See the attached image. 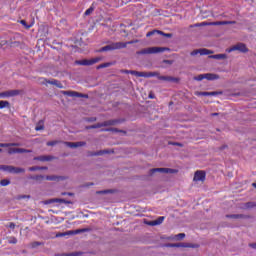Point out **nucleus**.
Returning a JSON list of instances; mask_svg holds the SVG:
<instances>
[{
  "mask_svg": "<svg viewBox=\"0 0 256 256\" xmlns=\"http://www.w3.org/2000/svg\"><path fill=\"white\" fill-rule=\"evenodd\" d=\"M164 51H169V48L167 47H149L144 48L140 51H137V55H155L157 53H164Z\"/></svg>",
  "mask_w": 256,
  "mask_h": 256,
  "instance_id": "1",
  "label": "nucleus"
},
{
  "mask_svg": "<svg viewBox=\"0 0 256 256\" xmlns=\"http://www.w3.org/2000/svg\"><path fill=\"white\" fill-rule=\"evenodd\" d=\"M142 77H157L160 81H175L171 76H160L159 72H142Z\"/></svg>",
  "mask_w": 256,
  "mask_h": 256,
  "instance_id": "2",
  "label": "nucleus"
},
{
  "mask_svg": "<svg viewBox=\"0 0 256 256\" xmlns=\"http://www.w3.org/2000/svg\"><path fill=\"white\" fill-rule=\"evenodd\" d=\"M117 49H125V44H122L121 42H114L107 46L102 47L99 52L103 53L104 51H115Z\"/></svg>",
  "mask_w": 256,
  "mask_h": 256,
  "instance_id": "3",
  "label": "nucleus"
},
{
  "mask_svg": "<svg viewBox=\"0 0 256 256\" xmlns=\"http://www.w3.org/2000/svg\"><path fill=\"white\" fill-rule=\"evenodd\" d=\"M119 120H107L102 123H97L91 126L86 127V129H100V127H111L113 125H117Z\"/></svg>",
  "mask_w": 256,
  "mask_h": 256,
  "instance_id": "4",
  "label": "nucleus"
},
{
  "mask_svg": "<svg viewBox=\"0 0 256 256\" xmlns=\"http://www.w3.org/2000/svg\"><path fill=\"white\" fill-rule=\"evenodd\" d=\"M21 95V90H7L0 93V99H9L10 97H17Z\"/></svg>",
  "mask_w": 256,
  "mask_h": 256,
  "instance_id": "5",
  "label": "nucleus"
},
{
  "mask_svg": "<svg viewBox=\"0 0 256 256\" xmlns=\"http://www.w3.org/2000/svg\"><path fill=\"white\" fill-rule=\"evenodd\" d=\"M101 57L92 58L90 60L84 59V60H77L76 65H83V66H89V65H95V63H99L101 61Z\"/></svg>",
  "mask_w": 256,
  "mask_h": 256,
  "instance_id": "6",
  "label": "nucleus"
},
{
  "mask_svg": "<svg viewBox=\"0 0 256 256\" xmlns=\"http://www.w3.org/2000/svg\"><path fill=\"white\" fill-rule=\"evenodd\" d=\"M154 173L173 174V173H177V170L171 169V168H153L149 171V175H154Z\"/></svg>",
  "mask_w": 256,
  "mask_h": 256,
  "instance_id": "7",
  "label": "nucleus"
},
{
  "mask_svg": "<svg viewBox=\"0 0 256 256\" xmlns=\"http://www.w3.org/2000/svg\"><path fill=\"white\" fill-rule=\"evenodd\" d=\"M233 51H240V53H247V51H249V49H247V46L243 43H238L235 46H233L232 48H230L228 50V53H231Z\"/></svg>",
  "mask_w": 256,
  "mask_h": 256,
  "instance_id": "8",
  "label": "nucleus"
},
{
  "mask_svg": "<svg viewBox=\"0 0 256 256\" xmlns=\"http://www.w3.org/2000/svg\"><path fill=\"white\" fill-rule=\"evenodd\" d=\"M66 147H70V149H77V147H85L87 145L86 142L80 141V142H63Z\"/></svg>",
  "mask_w": 256,
  "mask_h": 256,
  "instance_id": "9",
  "label": "nucleus"
},
{
  "mask_svg": "<svg viewBox=\"0 0 256 256\" xmlns=\"http://www.w3.org/2000/svg\"><path fill=\"white\" fill-rule=\"evenodd\" d=\"M205 177H206L205 172L198 170L194 174L193 181H201L203 183V181H205Z\"/></svg>",
  "mask_w": 256,
  "mask_h": 256,
  "instance_id": "10",
  "label": "nucleus"
},
{
  "mask_svg": "<svg viewBox=\"0 0 256 256\" xmlns=\"http://www.w3.org/2000/svg\"><path fill=\"white\" fill-rule=\"evenodd\" d=\"M211 51L205 49V48H202V49H197V50H194L190 53V55H192V57H195V55H211Z\"/></svg>",
  "mask_w": 256,
  "mask_h": 256,
  "instance_id": "11",
  "label": "nucleus"
},
{
  "mask_svg": "<svg viewBox=\"0 0 256 256\" xmlns=\"http://www.w3.org/2000/svg\"><path fill=\"white\" fill-rule=\"evenodd\" d=\"M237 22L235 21H216V22H209L210 26H218V25H235Z\"/></svg>",
  "mask_w": 256,
  "mask_h": 256,
  "instance_id": "12",
  "label": "nucleus"
},
{
  "mask_svg": "<svg viewBox=\"0 0 256 256\" xmlns=\"http://www.w3.org/2000/svg\"><path fill=\"white\" fill-rule=\"evenodd\" d=\"M196 95L201 97H215L216 95H221V92H196Z\"/></svg>",
  "mask_w": 256,
  "mask_h": 256,
  "instance_id": "13",
  "label": "nucleus"
},
{
  "mask_svg": "<svg viewBox=\"0 0 256 256\" xmlns=\"http://www.w3.org/2000/svg\"><path fill=\"white\" fill-rule=\"evenodd\" d=\"M46 83H48L49 85H55V87H58V89H63V84L61 82H59V80H45Z\"/></svg>",
  "mask_w": 256,
  "mask_h": 256,
  "instance_id": "14",
  "label": "nucleus"
},
{
  "mask_svg": "<svg viewBox=\"0 0 256 256\" xmlns=\"http://www.w3.org/2000/svg\"><path fill=\"white\" fill-rule=\"evenodd\" d=\"M167 247H183V248H188V247H195V246L191 245L189 243H174V244H168Z\"/></svg>",
  "mask_w": 256,
  "mask_h": 256,
  "instance_id": "15",
  "label": "nucleus"
},
{
  "mask_svg": "<svg viewBox=\"0 0 256 256\" xmlns=\"http://www.w3.org/2000/svg\"><path fill=\"white\" fill-rule=\"evenodd\" d=\"M204 79H207V81H215L219 79V75L213 73H206L204 74Z\"/></svg>",
  "mask_w": 256,
  "mask_h": 256,
  "instance_id": "16",
  "label": "nucleus"
},
{
  "mask_svg": "<svg viewBox=\"0 0 256 256\" xmlns=\"http://www.w3.org/2000/svg\"><path fill=\"white\" fill-rule=\"evenodd\" d=\"M109 153H111L109 150H100V151L91 153L90 156L91 157H101V155H107Z\"/></svg>",
  "mask_w": 256,
  "mask_h": 256,
  "instance_id": "17",
  "label": "nucleus"
},
{
  "mask_svg": "<svg viewBox=\"0 0 256 256\" xmlns=\"http://www.w3.org/2000/svg\"><path fill=\"white\" fill-rule=\"evenodd\" d=\"M164 221H165L164 216H160V217H158L156 220L151 221V222L149 223V225H152V226L161 225V223H163Z\"/></svg>",
  "mask_w": 256,
  "mask_h": 256,
  "instance_id": "18",
  "label": "nucleus"
},
{
  "mask_svg": "<svg viewBox=\"0 0 256 256\" xmlns=\"http://www.w3.org/2000/svg\"><path fill=\"white\" fill-rule=\"evenodd\" d=\"M227 219H245V215L243 214H230L226 215Z\"/></svg>",
  "mask_w": 256,
  "mask_h": 256,
  "instance_id": "19",
  "label": "nucleus"
},
{
  "mask_svg": "<svg viewBox=\"0 0 256 256\" xmlns=\"http://www.w3.org/2000/svg\"><path fill=\"white\" fill-rule=\"evenodd\" d=\"M12 173L19 175V173H25V168L12 166Z\"/></svg>",
  "mask_w": 256,
  "mask_h": 256,
  "instance_id": "20",
  "label": "nucleus"
},
{
  "mask_svg": "<svg viewBox=\"0 0 256 256\" xmlns=\"http://www.w3.org/2000/svg\"><path fill=\"white\" fill-rule=\"evenodd\" d=\"M1 171H6V173H13V166H10V165L1 166Z\"/></svg>",
  "mask_w": 256,
  "mask_h": 256,
  "instance_id": "21",
  "label": "nucleus"
},
{
  "mask_svg": "<svg viewBox=\"0 0 256 256\" xmlns=\"http://www.w3.org/2000/svg\"><path fill=\"white\" fill-rule=\"evenodd\" d=\"M43 129H45V125L43 120H40L35 127V131H43Z\"/></svg>",
  "mask_w": 256,
  "mask_h": 256,
  "instance_id": "22",
  "label": "nucleus"
},
{
  "mask_svg": "<svg viewBox=\"0 0 256 256\" xmlns=\"http://www.w3.org/2000/svg\"><path fill=\"white\" fill-rule=\"evenodd\" d=\"M9 107H11V104L9 103V101H5V100L0 101V109H6Z\"/></svg>",
  "mask_w": 256,
  "mask_h": 256,
  "instance_id": "23",
  "label": "nucleus"
},
{
  "mask_svg": "<svg viewBox=\"0 0 256 256\" xmlns=\"http://www.w3.org/2000/svg\"><path fill=\"white\" fill-rule=\"evenodd\" d=\"M210 59H218V60L227 59V55H225V54H216V55L210 56Z\"/></svg>",
  "mask_w": 256,
  "mask_h": 256,
  "instance_id": "24",
  "label": "nucleus"
},
{
  "mask_svg": "<svg viewBox=\"0 0 256 256\" xmlns=\"http://www.w3.org/2000/svg\"><path fill=\"white\" fill-rule=\"evenodd\" d=\"M49 203H71V202L66 201L65 199L55 198V199H51Z\"/></svg>",
  "mask_w": 256,
  "mask_h": 256,
  "instance_id": "25",
  "label": "nucleus"
},
{
  "mask_svg": "<svg viewBox=\"0 0 256 256\" xmlns=\"http://www.w3.org/2000/svg\"><path fill=\"white\" fill-rule=\"evenodd\" d=\"M62 95H67L68 97H77V92H75V91H62Z\"/></svg>",
  "mask_w": 256,
  "mask_h": 256,
  "instance_id": "26",
  "label": "nucleus"
},
{
  "mask_svg": "<svg viewBox=\"0 0 256 256\" xmlns=\"http://www.w3.org/2000/svg\"><path fill=\"white\" fill-rule=\"evenodd\" d=\"M73 230L67 231V232H60L56 234V237H67V235H73Z\"/></svg>",
  "mask_w": 256,
  "mask_h": 256,
  "instance_id": "27",
  "label": "nucleus"
},
{
  "mask_svg": "<svg viewBox=\"0 0 256 256\" xmlns=\"http://www.w3.org/2000/svg\"><path fill=\"white\" fill-rule=\"evenodd\" d=\"M0 147H19V143H0Z\"/></svg>",
  "mask_w": 256,
  "mask_h": 256,
  "instance_id": "28",
  "label": "nucleus"
},
{
  "mask_svg": "<svg viewBox=\"0 0 256 256\" xmlns=\"http://www.w3.org/2000/svg\"><path fill=\"white\" fill-rule=\"evenodd\" d=\"M41 245H45V243H43V242H32V243L30 244V247H31L32 249H37V247H41Z\"/></svg>",
  "mask_w": 256,
  "mask_h": 256,
  "instance_id": "29",
  "label": "nucleus"
},
{
  "mask_svg": "<svg viewBox=\"0 0 256 256\" xmlns=\"http://www.w3.org/2000/svg\"><path fill=\"white\" fill-rule=\"evenodd\" d=\"M0 185H1V187H7V185H11V181L7 180V179H2L0 181Z\"/></svg>",
  "mask_w": 256,
  "mask_h": 256,
  "instance_id": "30",
  "label": "nucleus"
},
{
  "mask_svg": "<svg viewBox=\"0 0 256 256\" xmlns=\"http://www.w3.org/2000/svg\"><path fill=\"white\" fill-rule=\"evenodd\" d=\"M107 67H111V63L107 62V63L100 64L96 67V69H105Z\"/></svg>",
  "mask_w": 256,
  "mask_h": 256,
  "instance_id": "31",
  "label": "nucleus"
},
{
  "mask_svg": "<svg viewBox=\"0 0 256 256\" xmlns=\"http://www.w3.org/2000/svg\"><path fill=\"white\" fill-rule=\"evenodd\" d=\"M130 75H135V77H142L143 72L135 71V70H130Z\"/></svg>",
  "mask_w": 256,
  "mask_h": 256,
  "instance_id": "32",
  "label": "nucleus"
},
{
  "mask_svg": "<svg viewBox=\"0 0 256 256\" xmlns=\"http://www.w3.org/2000/svg\"><path fill=\"white\" fill-rule=\"evenodd\" d=\"M30 179H33L34 181H41L42 179H45V176L36 175V176H31Z\"/></svg>",
  "mask_w": 256,
  "mask_h": 256,
  "instance_id": "33",
  "label": "nucleus"
},
{
  "mask_svg": "<svg viewBox=\"0 0 256 256\" xmlns=\"http://www.w3.org/2000/svg\"><path fill=\"white\" fill-rule=\"evenodd\" d=\"M133 43H139V40H131V41H128V42H121L122 45H125V48L128 45H133Z\"/></svg>",
  "mask_w": 256,
  "mask_h": 256,
  "instance_id": "34",
  "label": "nucleus"
},
{
  "mask_svg": "<svg viewBox=\"0 0 256 256\" xmlns=\"http://www.w3.org/2000/svg\"><path fill=\"white\" fill-rule=\"evenodd\" d=\"M57 179H59V176H46V181H57Z\"/></svg>",
  "mask_w": 256,
  "mask_h": 256,
  "instance_id": "35",
  "label": "nucleus"
},
{
  "mask_svg": "<svg viewBox=\"0 0 256 256\" xmlns=\"http://www.w3.org/2000/svg\"><path fill=\"white\" fill-rule=\"evenodd\" d=\"M57 144H59V141H57V140L49 141V142L46 143V145L48 147H55V145H57Z\"/></svg>",
  "mask_w": 256,
  "mask_h": 256,
  "instance_id": "36",
  "label": "nucleus"
},
{
  "mask_svg": "<svg viewBox=\"0 0 256 256\" xmlns=\"http://www.w3.org/2000/svg\"><path fill=\"white\" fill-rule=\"evenodd\" d=\"M158 35H163L164 37H168V38H171V37H173V34H171V33H165V32H163V31H158Z\"/></svg>",
  "mask_w": 256,
  "mask_h": 256,
  "instance_id": "37",
  "label": "nucleus"
},
{
  "mask_svg": "<svg viewBox=\"0 0 256 256\" xmlns=\"http://www.w3.org/2000/svg\"><path fill=\"white\" fill-rule=\"evenodd\" d=\"M8 243H10L11 245H17V238L15 237H10L8 239Z\"/></svg>",
  "mask_w": 256,
  "mask_h": 256,
  "instance_id": "38",
  "label": "nucleus"
},
{
  "mask_svg": "<svg viewBox=\"0 0 256 256\" xmlns=\"http://www.w3.org/2000/svg\"><path fill=\"white\" fill-rule=\"evenodd\" d=\"M205 79V74H199L198 76L194 77V81H203Z\"/></svg>",
  "mask_w": 256,
  "mask_h": 256,
  "instance_id": "39",
  "label": "nucleus"
},
{
  "mask_svg": "<svg viewBox=\"0 0 256 256\" xmlns=\"http://www.w3.org/2000/svg\"><path fill=\"white\" fill-rule=\"evenodd\" d=\"M174 239H177V240L185 239V233H180L175 235Z\"/></svg>",
  "mask_w": 256,
  "mask_h": 256,
  "instance_id": "40",
  "label": "nucleus"
},
{
  "mask_svg": "<svg viewBox=\"0 0 256 256\" xmlns=\"http://www.w3.org/2000/svg\"><path fill=\"white\" fill-rule=\"evenodd\" d=\"M17 153H31V150H27V149H24V148H18Z\"/></svg>",
  "mask_w": 256,
  "mask_h": 256,
  "instance_id": "41",
  "label": "nucleus"
},
{
  "mask_svg": "<svg viewBox=\"0 0 256 256\" xmlns=\"http://www.w3.org/2000/svg\"><path fill=\"white\" fill-rule=\"evenodd\" d=\"M93 11H95V9L93 8V7H90V8H88L86 11H85V13H84V15H91V13H93Z\"/></svg>",
  "mask_w": 256,
  "mask_h": 256,
  "instance_id": "42",
  "label": "nucleus"
},
{
  "mask_svg": "<svg viewBox=\"0 0 256 256\" xmlns=\"http://www.w3.org/2000/svg\"><path fill=\"white\" fill-rule=\"evenodd\" d=\"M76 97L87 99V97H89V96L87 94L76 92Z\"/></svg>",
  "mask_w": 256,
  "mask_h": 256,
  "instance_id": "43",
  "label": "nucleus"
},
{
  "mask_svg": "<svg viewBox=\"0 0 256 256\" xmlns=\"http://www.w3.org/2000/svg\"><path fill=\"white\" fill-rule=\"evenodd\" d=\"M17 149H18V148H9V149H8L9 155H13V154L17 153Z\"/></svg>",
  "mask_w": 256,
  "mask_h": 256,
  "instance_id": "44",
  "label": "nucleus"
},
{
  "mask_svg": "<svg viewBox=\"0 0 256 256\" xmlns=\"http://www.w3.org/2000/svg\"><path fill=\"white\" fill-rule=\"evenodd\" d=\"M41 167H39V166H33V167H30L28 170L29 171H41Z\"/></svg>",
  "mask_w": 256,
  "mask_h": 256,
  "instance_id": "45",
  "label": "nucleus"
},
{
  "mask_svg": "<svg viewBox=\"0 0 256 256\" xmlns=\"http://www.w3.org/2000/svg\"><path fill=\"white\" fill-rule=\"evenodd\" d=\"M159 30H153V31H150L146 34V37H151L153 35H155V33H158Z\"/></svg>",
  "mask_w": 256,
  "mask_h": 256,
  "instance_id": "46",
  "label": "nucleus"
},
{
  "mask_svg": "<svg viewBox=\"0 0 256 256\" xmlns=\"http://www.w3.org/2000/svg\"><path fill=\"white\" fill-rule=\"evenodd\" d=\"M34 161H45V156H38L34 158Z\"/></svg>",
  "mask_w": 256,
  "mask_h": 256,
  "instance_id": "47",
  "label": "nucleus"
},
{
  "mask_svg": "<svg viewBox=\"0 0 256 256\" xmlns=\"http://www.w3.org/2000/svg\"><path fill=\"white\" fill-rule=\"evenodd\" d=\"M18 199H31L30 195H20L18 196Z\"/></svg>",
  "mask_w": 256,
  "mask_h": 256,
  "instance_id": "48",
  "label": "nucleus"
},
{
  "mask_svg": "<svg viewBox=\"0 0 256 256\" xmlns=\"http://www.w3.org/2000/svg\"><path fill=\"white\" fill-rule=\"evenodd\" d=\"M7 227H9V229H15L16 225H15V223L10 222V223L7 225Z\"/></svg>",
  "mask_w": 256,
  "mask_h": 256,
  "instance_id": "49",
  "label": "nucleus"
},
{
  "mask_svg": "<svg viewBox=\"0 0 256 256\" xmlns=\"http://www.w3.org/2000/svg\"><path fill=\"white\" fill-rule=\"evenodd\" d=\"M85 230H80V229H78V230H75V231H73V234L72 235H78V233H83Z\"/></svg>",
  "mask_w": 256,
  "mask_h": 256,
  "instance_id": "50",
  "label": "nucleus"
},
{
  "mask_svg": "<svg viewBox=\"0 0 256 256\" xmlns=\"http://www.w3.org/2000/svg\"><path fill=\"white\" fill-rule=\"evenodd\" d=\"M207 26H211L209 24V22H202V23H200V27H207Z\"/></svg>",
  "mask_w": 256,
  "mask_h": 256,
  "instance_id": "51",
  "label": "nucleus"
},
{
  "mask_svg": "<svg viewBox=\"0 0 256 256\" xmlns=\"http://www.w3.org/2000/svg\"><path fill=\"white\" fill-rule=\"evenodd\" d=\"M102 131H114L115 133H117L119 130L115 128H110V129H103Z\"/></svg>",
  "mask_w": 256,
  "mask_h": 256,
  "instance_id": "52",
  "label": "nucleus"
},
{
  "mask_svg": "<svg viewBox=\"0 0 256 256\" xmlns=\"http://www.w3.org/2000/svg\"><path fill=\"white\" fill-rule=\"evenodd\" d=\"M45 161H53V156H45Z\"/></svg>",
  "mask_w": 256,
  "mask_h": 256,
  "instance_id": "53",
  "label": "nucleus"
},
{
  "mask_svg": "<svg viewBox=\"0 0 256 256\" xmlns=\"http://www.w3.org/2000/svg\"><path fill=\"white\" fill-rule=\"evenodd\" d=\"M167 65H173V60H164Z\"/></svg>",
  "mask_w": 256,
  "mask_h": 256,
  "instance_id": "54",
  "label": "nucleus"
},
{
  "mask_svg": "<svg viewBox=\"0 0 256 256\" xmlns=\"http://www.w3.org/2000/svg\"><path fill=\"white\" fill-rule=\"evenodd\" d=\"M111 192H112L111 190H104V191H99L98 193L104 194V193H111Z\"/></svg>",
  "mask_w": 256,
  "mask_h": 256,
  "instance_id": "55",
  "label": "nucleus"
},
{
  "mask_svg": "<svg viewBox=\"0 0 256 256\" xmlns=\"http://www.w3.org/2000/svg\"><path fill=\"white\" fill-rule=\"evenodd\" d=\"M249 247H251L252 249H256V243L249 244Z\"/></svg>",
  "mask_w": 256,
  "mask_h": 256,
  "instance_id": "56",
  "label": "nucleus"
},
{
  "mask_svg": "<svg viewBox=\"0 0 256 256\" xmlns=\"http://www.w3.org/2000/svg\"><path fill=\"white\" fill-rule=\"evenodd\" d=\"M121 72H122V73H126L127 75H130L131 70H122Z\"/></svg>",
  "mask_w": 256,
  "mask_h": 256,
  "instance_id": "57",
  "label": "nucleus"
},
{
  "mask_svg": "<svg viewBox=\"0 0 256 256\" xmlns=\"http://www.w3.org/2000/svg\"><path fill=\"white\" fill-rule=\"evenodd\" d=\"M190 27H201V23H196L194 25H190Z\"/></svg>",
  "mask_w": 256,
  "mask_h": 256,
  "instance_id": "58",
  "label": "nucleus"
},
{
  "mask_svg": "<svg viewBox=\"0 0 256 256\" xmlns=\"http://www.w3.org/2000/svg\"><path fill=\"white\" fill-rule=\"evenodd\" d=\"M219 115H221V114H219V113H212V114H211V117H217V116H219Z\"/></svg>",
  "mask_w": 256,
  "mask_h": 256,
  "instance_id": "59",
  "label": "nucleus"
},
{
  "mask_svg": "<svg viewBox=\"0 0 256 256\" xmlns=\"http://www.w3.org/2000/svg\"><path fill=\"white\" fill-rule=\"evenodd\" d=\"M40 171L47 170V167H40Z\"/></svg>",
  "mask_w": 256,
  "mask_h": 256,
  "instance_id": "60",
  "label": "nucleus"
},
{
  "mask_svg": "<svg viewBox=\"0 0 256 256\" xmlns=\"http://www.w3.org/2000/svg\"><path fill=\"white\" fill-rule=\"evenodd\" d=\"M22 25H25V20H21Z\"/></svg>",
  "mask_w": 256,
  "mask_h": 256,
  "instance_id": "61",
  "label": "nucleus"
},
{
  "mask_svg": "<svg viewBox=\"0 0 256 256\" xmlns=\"http://www.w3.org/2000/svg\"><path fill=\"white\" fill-rule=\"evenodd\" d=\"M90 121H97V118H92Z\"/></svg>",
  "mask_w": 256,
  "mask_h": 256,
  "instance_id": "62",
  "label": "nucleus"
},
{
  "mask_svg": "<svg viewBox=\"0 0 256 256\" xmlns=\"http://www.w3.org/2000/svg\"><path fill=\"white\" fill-rule=\"evenodd\" d=\"M150 99H153V95H150Z\"/></svg>",
  "mask_w": 256,
  "mask_h": 256,
  "instance_id": "63",
  "label": "nucleus"
},
{
  "mask_svg": "<svg viewBox=\"0 0 256 256\" xmlns=\"http://www.w3.org/2000/svg\"><path fill=\"white\" fill-rule=\"evenodd\" d=\"M68 195H70V196H71V195H73V194H72V193H68Z\"/></svg>",
  "mask_w": 256,
  "mask_h": 256,
  "instance_id": "64",
  "label": "nucleus"
}]
</instances>
